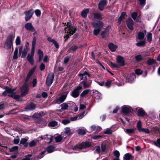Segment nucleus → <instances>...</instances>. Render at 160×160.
Here are the masks:
<instances>
[{
    "label": "nucleus",
    "mask_w": 160,
    "mask_h": 160,
    "mask_svg": "<svg viewBox=\"0 0 160 160\" xmlns=\"http://www.w3.org/2000/svg\"><path fill=\"white\" fill-rule=\"evenodd\" d=\"M147 41L148 42H151L152 40V34L150 32H148L146 36Z\"/></svg>",
    "instance_id": "nucleus-41"
},
{
    "label": "nucleus",
    "mask_w": 160,
    "mask_h": 160,
    "mask_svg": "<svg viewBox=\"0 0 160 160\" xmlns=\"http://www.w3.org/2000/svg\"><path fill=\"white\" fill-rule=\"evenodd\" d=\"M36 143V142H35V141L34 140H33L29 143V146L30 147H32L34 146L35 145Z\"/></svg>",
    "instance_id": "nucleus-62"
},
{
    "label": "nucleus",
    "mask_w": 160,
    "mask_h": 160,
    "mask_svg": "<svg viewBox=\"0 0 160 160\" xmlns=\"http://www.w3.org/2000/svg\"><path fill=\"white\" fill-rule=\"evenodd\" d=\"M138 13L136 12H134L132 13L131 15L132 18L136 22L139 21L140 18L139 17H137Z\"/></svg>",
    "instance_id": "nucleus-24"
},
{
    "label": "nucleus",
    "mask_w": 160,
    "mask_h": 160,
    "mask_svg": "<svg viewBox=\"0 0 160 160\" xmlns=\"http://www.w3.org/2000/svg\"><path fill=\"white\" fill-rule=\"evenodd\" d=\"M36 108V105L33 103H31L28 105L25 108L27 111H32L34 110Z\"/></svg>",
    "instance_id": "nucleus-22"
},
{
    "label": "nucleus",
    "mask_w": 160,
    "mask_h": 160,
    "mask_svg": "<svg viewBox=\"0 0 160 160\" xmlns=\"http://www.w3.org/2000/svg\"><path fill=\"white\" fill-rule=\"evenodd\" d=\"M109 65L112 68H118L119 66L118 65L116 64L113 63L112 62H110L109 64Z\"/></svg>",
    "instance_id": "nucleus-49"
},
{
    "label": "nucleus",
    "mask_w": 160,
    "mask_h": 160,
    "mask_svg": "<svg viewBox=\"0 0 160 160\" xmlns=\"http://www.w3.org/2000/svg\"><path fill=\"white\" fill-rule=\"evenodd\" d=\"M69 104V105H72V107L74 112H76L78 111V107L76 105V104L74 102L70 101Z\"/></svg>",
    "instance_id": "nucleus-30"
},
{
    "label": "nucleus",
    "mask_w": 160,
    "mask_h": 160,
    "mask_svg": "<svg viewBox=\"0 0 160 160\" xmlns=\"http://www.w3.org/2000/svg\"><path fill=\"white\" fill-rule=\"evenodd\" d=\"M135 129L134 128H127L124 129V131L129 135L134 133Z\"/></svg>",
    "instance_id": "nucleus-26"
},
{
    "label": "nucleus",
    "mask_w": 160,
    "mask_h": 160,
    "mask_svg": "<svg viewBox=\"0 0 160 160\" xmlns=\"http://www.w3.org/2000/svg\"><path fill=\"white\" fill-rule=\"evenodd\" d=\"M112 131L110 128H107L104 132V133L105 134H110L112 133Z\"/></svg>",
    "instance_id": "nucleus-58"
},
{
    "label": "nucleus",
    "mask_w": 160,
    "mask_h": 160,
    "mask_svg": "<svg viewBox=\"0 0 160 160\" xmlns=\"http://www.w3.org/2000/svg\"><path fill=\"white\" fill-rule=\"evenodd\" d=\"M48 125L49 127L53 128H57L59 126V125L55 121H52L48 123Z\"/></svg>",
    "instance_id": "nucleus-23"
},
{
    "label": "nucleus",
    "mask_w": 160,
    "mask_h": 160,
    "mask_svg": "<svg viewBox=\"0 0 160 160\" xmlns=\"http://www.w3.org/2000/svg\"><path fill=\"white\" fill-rule=\"evenodd\" d=\"M145 44V41H143L139 42L136 43L137 46L141 47L144 46Z\"/></svg>",
    "instance_id": "nucleus-52"
},
{
    "label": "nucleus",
    "mask_w": 160,
    "mask_h": 160,
    "mask_svg": "<svg viewBox=\"0 0 160 160\" xmlns=\"http://www.w3.org/2000/svg\"><path fill=\"white\" fill-rule=\"evenodd\" d=\"M27 50L25 49L22 52L21 49H20L19 50V54H22L21 57L24 58L26 57L27 53Z\"/></svg>",
    "instance_id": "nucleus-37"
},
{
    "label": "nucleus",
    "mask_w": 160,
    "mask_h": 160,
    "mask_svg": "<svg viewBox=\"0 0 160 160\" xmlns=\"http://www.w3.org/2000/svg\"><path fill=\"white\" fill-rule=\"evenodd\" d=\"M16 44L17 45H19L21 43V40L19 36L17 37L16 41Z\"/></svg>",
    "instance_id": "nucleus-51"
},
{
    "label": "nucleus",
    "mask_w": 160,
    "mask_h": 160,
    "mask_svg": "<svg viewBox=\"0 0 160 160\" xmlns=\"http://www.w3.org/2000/svg\"><path fill=\"white\" fill-rule=\"evenodd\" d=\"M136 110L138 113V115L140 117H143L145 114L143 109L141 108L138 107L136 108Z\"/></svg>",
    "instance_id": "nucleus-21"
},
{
    "label": "nucleus",
    "mask_w": 160,
    "mask_h": 160,
    "mask_svg": "<svg viewBox=\"0 0 160 160\" xmlns=\"http://www.w3.org/2000/svg\"><path fill=\"white\" fill-rule=\"evenodd\" d=\"M28 141V139L26 138H22L20 141V144L22 145H24L25 147H27L28 144L26 142Z\"/></svg>",
    "instance_id": "nucleus-38"
},
{
    "label": "nucleus",
    "mask_w": 160,
    "mask_h": 160,
    "mask_svg": "<svg viewBox=\"0 0 160 160\" xmlns=\"http://www.w3.org/2000/svg\"><path fill=\"white\" fill-rule=\"evenodd\" d=\"M144 34L143 32H139L138 34V38L139 40L142 39L144 38Z\"/></svg>",
    "instance_id": "nucleus-43"
},
{
    "label": "nucleus",
    "mask_w": 160,
    "mask_h": 160,
    "mask_svg": "<svg viewBox=\"0 0 160 160\" xmlns=\"http://www.w3.org/2000/svg\"><path fill=\"white\" fill-rule=\"evenodd\" d=\"M113 153L114 155L117 157V158H118L120 156V153L119 151L115 150L114 151Z\"/></svg>",
    "instance_id": "nucleus-59"
},
{
    "label": "nucleus",
    "mask_w": 160,
    "mask_h": 160,
    "mask_svg": "<svg viewBox=\"0 0 160 160\" xmlns=\"http://www.w3.org/2000/svg\"><path fill=\"white\" fill-rule=\"evenodd\" d=\"M67 94L68 93H66L61 95L59 98H57L54 100L53 101L52 103L53 104H60L64 102L66 99L67 95Z\"/></svg>",
    "instance_id": "nucleus-10"
},
{
    "label": "nucleus",
    "mask_w": 160,
    "mask_h": 160,
    "mask_svg": "<svg viewBox=\"0 0 160 160\" xmlns=\"http://www.w3.org/2000/svg\"><path fill=\"white\" fill-rule=\"evenodd\" d=\"M18 149V147L17 146L13 147L10 149V151L11 152L17 151Z\"/></svg>",
    "instance_id": "nucleus-53"
},
{
    "label": "nucleus",
    "mask_w": 160,
    "mask_h": 160,
    "mask_svg": "<svg viewBox=\"0 0 160 160\" xmlns=\"http://www.w3.org/2000/svg\"><path fill=\"white\" fill-rule=\"evenodd\" d=\"M55 140L56 142H61L63 139L61 135H57L54 136Z\"/></svg>",
    "instance_id": "nucleus-29"
},
{
    "label": "nucleus",
    "mask_w": 160,
    "mask_h": 160,
    "mask_svg": "<svg viewBox=\"0 0 160 160\" xmlns=\"http://www.w3.org/2000/svg\"><path fill=\"white\" fill-rule=\"evenodd\" d=\"M78 132L79 134L84 135L86 133V129L83 127H81L78 129Z\"/></svg>",
    "instance_id": "nucleus-28"
},
{
    "label": "nucleus",
    "mask_w": 160,
    "mask_h": 160,
    "mask_svg": "<svg viewBox=\"0 0 160 160\" xmlns=\"http://www.w3.org/2000/svg\"><path fill=\"white\" fill-rule=\"evenodd\" d=\"M108 47L112 52H114L117 48L118 46L112 43H110L108 45Z\"/></svg>",
    "instance_id": "nucleus-27"
},
{
    "label": "nucleus",
    "mask_w": 160,
    "mask_h": 160,
    "mask_svg": "<svg viewBox=\"0 0 160 160\" xmlns=\"http://www.w3.org/2000/svg\"><path fill=\"white\" fill-rule=\"evenodd\" d=\"M86 75L90 77V75L86 71L83 73H79L78 74L81 78L80 80H82L80 82V84L83 86L84 88H89L92 83L91 80L87 79Z\"/></svg>",
    "instance_id": "nucleus-1"
},
{
    "label": "nucleus",
    "mask_w": 160,
    "mask_h": 160,
    "mask_svg": "<svg viewBox=\"0 0 160 160\" xmlns=\"http://www.w3.org/2000/svg\"><path fill=\"white\" fill-rule=\"evenodd\" d=\"M142 127V125L141 123V122L140 120H139L138 121L137 126V128L138 130L139 131V132H141V130L142 128H141Z\"/></svg>",
    "instance_id": "nucleus-45"
},
{
    "label": "nucleus",
    "mask_w": 160,
    "mask_h": 160,
    "mask_svg": "<svg viewBox=\"0 0 160 160\" xmlns=\"http://www.w3.org/2000/svg\"><path fill=\"white\" fill-rule=\"evenodd\" d=\"M63 132H65V134H68L69 136L72 135L73 133L72 130L70 129V128L69 127L66 128L64 129V130Z\"/></svg>",
    "instance_id": "nucleus-25"
},
{
    "label": "nucleus",
    "mask_w": 160,
    "mask_h": 160,
    "mask_svg": "<svg viewBox=\"0 0 160 160\" xmlns=\"http://www.w3.org/2000/svg\"><path fill=\"white\" fill-rule=\"evenodd\" d=\"M156 62L155 60L149 58L147 60L146 63L148 65H151L155 64Z\"/></svg>",
    "instance_id": "nucleus-34"
},
{
    "label": "nucleus",
    "mask_w": 160,
    "mask_h": 160,
    "mask_svg": "<svg viewBox=\"0 0 160 160\" xmlns=\"http://www.w3.org/2000/svg\"><path fill=\"white\" fill-rule=\"evenodd\" d=\"M91 24L93 28L100 30L102 29L104 26L103 22L100 21H98L96 22H92Z\"/></svg>",
    "instance_id": "nucleus-12"
},
{
    "label": "nucleus",
    "mask_w": 160,
    "mask_h": 160,
    "mask_svg": "<svg viewBox=\"0 0 160 160\" xmlns=\"http://www.w3.org/2000/svg\"><path fill=\"white\" fill-rule=\"evenodd\" d=\"M61 135L63 139H68L69 138L70 136L66 134H65L64 132H62Z\"/></svg>",
    "instance_id": "nucleus-46"
},
{
    "label": "nucleus",
    "mask_w": 160,
    "mask_h": 160,
    "mask_svg": "<svg viewBox=\"0 0 160 160\" xmlns=\"http://www.w3.org/2000/svg\"><path fill=\"white\" fill-rule=\"evenodd\" d=\"M122 112L125 114H127L132 111V108L129 106L124 105L122 107Z\"/></svg>",
    "instance_id": "nucleus-13"
},
{
    "label": "nucleus",
    "mask_w": 160,
    "mask_h": 160,
    "mask_svg": "<svg viewBox=\"0 0 160 160\" xmlns=\"http://www.w3.org/2000/svg\"><path fill=\"white\" fill-rule=\"evenodd\" d=\"M91 128L92 130L95 131L96 132H98L100 131L102 128L100 126H96L94 125L91 126Z\"/></svg>",
    "instance_id": "nucleus-31"
},
{
    "label": "nucleus",
    "mask_w": 160,
    "mask_h": 160,
    "mask_svg": "<svg viewBox=\"0 0 160 160\" xmlns=\"http://www.w3.org/2000/svg\"><path fill=\"white\" fill-rule=\"evenodd\" d=\"M117 61L119 66H122L125 65L123 58L120 56H118L117 57Z\"/></svg>",
    "instance_id": "nucleus-17"
},
{
    "label": "nucleus",
    "mask_w": 160,
    "mask_h": 160,
    "mask_svg": "<svg viewBox=\"0 0 160 160\" xmlns=\"http://www.w3.org/2000/svg\"><path fill=\"white\" fill-rule=\"evenodd\" d=\"M90 145V143L88 142H83L80 145H76L74 146H72V148L73 150H79L89 147Z\"/></svg>",
    "instance_id": "nucleus-7"
},
{
    "label": "nucleus",
    "mask_w": 160,
    "mask_h": 160,
    "mask_svg": "<svg viewBox=\"0 0 160 160\" xmlns=\"http://www.w3.org/2000/svg\"><path fill=\"white\" fill-rule=\"evenodd\" d=\"M36 66H35L33 68H32L29 71V73H28V74L32 76L34 71H35L36 69Z\"/></svg>",
    "instance_id": "nucleus-47"
},
{
    "label": "nucleus",
    "mask_w": 160,
    "mask_h": 160,
    "mask_svg": "<svg viewBox=\"0 0 160 160\" xmlns=\"http://www.w3.org/2000/svg\"><path fill=\"white\" fill-rule=\"evenodd\" d=\"M45 68V65L43 63H42L40 67V69L41 71H43V70Z\"/></svg>",
    "instance_id": "nucleus-64"
},
{
    "label": "nucleus",
    "mask_w": 160,
    "mask_h": 160,
    "mask_svg": "<svg viewBox=\"0 0 160 160\" xmlns=\"http://www.w3.org/2000/svg\"><path fill=\"white\" fill-rule=\"evenodd\" d=\"M38 138H41V139H44L45 141L48 143L51 142L52 140V137L48 135H46L43 136H42Z\"/></svg>",
    "instance_id": "nucleus-16"
},
{
    "label": "nucleus",
    "mask_w": 160,
    "mask_h": 160,
    "mask_svg": "<svg viewBox=\"0 0 160 160\" xmlns=\"http://www.w3.org/2000/svg\"><path fill=\"white\" fill-rule=\"evenodd\" d=\"M34 56L30 55L29 53L27 56V59L31 65H33L34 63V60L33 59V57Z\"/></svg>",
    "instance_id": "nucleus-32"
},
{
    "label": "nucleus",
    "mask_w": 160,
    "mask_h": 160,
    "mask_svg": "<svg viewBox=\"0 0 160 160\" xmlns=\"http://www.w3.org/2000/svg\"><path fill=\"white\" fill-rule=\"evenodd\" d=\"M4 89L5 90L2 93V95H8L9 97L13 98L15 99H18L20 98V96L19 95H16L14 92L16 89H12L7 87H5Z\"/></svg>",
    "instance_id": "nucleus-2"
},
{
    "label": "nucleus",
    "mask_w": 160,
    "mask_h": 160,
    "mask_svg": "<svg viewBox=\"0 0 160 160\" xmlns=\"http://www.w3.org/2000/svg\"><path fill=\"white\" fill-rule=\"evenodd\" d=\"M70 102H69L67 103H64L60 105L61 108L62 109L66 110L69 107V103Z\"/></svg>",
    "instance_id": "nucleus-35"
},
{
    "label": "nucleus",
    "mask_w": 160,
    "mask_h": 160,
    "mask_svg": "<svg viewBox=\"0 0 160 160\" xmlns=\"http://www.w3.org/2000/svg\"><path fill=\"white\" fill-rule=\"evenodd\" d=\"M18 49L17 48H16L14 51V55L13 56V58L14 59H17L18 58Z\"/></svg>",
    "instance_id": "nucleus-48"
},
{
    "label": "nucleus",
    "mask_w": 160,
    "mask_h": 160,
    "mask_svg": "<svg viewBox=\"0 0 160 160\" xmlns=\"http://www.w3.org/2000/svg\"><path fill=\"white\" fill-rule=\"evenodd\" d=\"M107 4L106 0H102L98 4V9L100 11H103L104 9L105 6Z\"/></svg>",
    "instance_id": "nucleus-19"
},
{
    "label": "nucleus",
    "mask_w": 160,
    "mask_h": 160,
    "mask_svg": "<svg viewBox=\"0 0 160 160\" xmlns=\"http://www.w3.org/2000/svg\"><path fill=\"white\" fill-rule=\"evenodd\" d=\"M90 91V90L89 89H86L84 90L81 94L80 96L81 97H84L89 93Z\"/></svg>",
    "instance_id": "nucleus-39"
},
{
    "label": "nucleus",
    "mask_w": 160,
    "mask_h": 160,
    "mask_svg": "<svg viewBox=\"0 0 160 160\" xmlns=\"http://www.w3.org/2000/svg\"><path fill=\"white\" fill-rule=\"evenodd\" d=\"M95 98L96 99L98 100L101 99L102 97L101 94L99 92H97L95 96Z\"/></svg>",
    "instance_id": "nucleus-55"
},
{
    "label": "nucleus",
    "mask_w": 160,
    "mask_h": 160,
    "mask_svg": "<svg viewBox=\"0 0 160 160\" xmlns=\"http://www.w3.org/2000/svg\"><path fill=\"white\" fill-rule=\"evenodd\" d=\"M124 78L126 80V82L130 83L133 82L135 80V76L134 73L128 75H123Z\"/></svg>",
    "instance_id": "nucleus-8"
},
{
    "label": "nucleus",
    "mask_w": 160,
    "mask_h": 160,
    "mask_svg": "<svg viewBox=\"0 0 160 160\" xmlns=\"http://www.w3.org/2000/svg\"><path fill=\"white\" fill-rule=\"evenodd\" d=\"M102 14L99 12L91 13L88 16V18L92 20H93L95 19L99 20H102Z\"/></svg>",
    "instance_id": "nucleus-9"
},
{
    "label": "nucleus",
    "mask_w": 160,
    "mask_h": 160,
    "mask_svg": "<svg viewBox=\"0 0 160 160\" xmlns=\"http://www.w3.org/2000/svg\"><path fill=\"white\" fill-rule=\"evenodd\" d=\"M135 58L137 61H139L143 59V57L141 55L139 54L136 56Z\"/></svg>",
    "instance_id": "nucleus-50"
},
{
    "label": "nucleus",
    "mask_w": 160,
    "mask_h": 160,
    "mask_svg": "<svg viewBox=\"0 0 160 160\" xmlns=\"http://www.w3.org/2000/svg\"><path fill=\"white\" fill-rule=\"evenodd\" d=\"M31 76L28 74L25 80V82L22 86L21 88L22 96H25L28 93V85L27 84V82L28 81L30 78L31 77Z\"/></svg>",
    "instance_id": "nucleus-3"
},
{
    "label": "nucleus",
    "mask_w": 160,
    "mask_h": 160,
    "mask_svg": "<svg viewBox=\"0 0 160 160\" xmlns=\"http://www.w3.org/2000/svg\"><path fill=\"white\" fill-rule=\"evenodd\" d=\"M139 1V4L141 7H143L145 4L146 0H138Z\"/></svg>",
    "instance_id": "nucleus-57"
},
{
    "label": "nucleus",
    "mask_w": 160,
    "mask_h": 160,
    "mask_svg": "<svg viewBox=\"0 0 160 160\" xmlns=\"http://www.w3.org/2000/svg\"><path fill=\"white\" fill-rule=\"evenodd\" d=\"M54 78V75L52 74H49L46 80V84L48 86H50L52 83Z\"/></svg>",
    "instance_id": "nucleus-15"
},
{
    "label": "nucleus",
    "mask_w": 160,
    "mask_h": 160,
    "mask_svg": "<svg viewBox=\"0 0 160 160\" xmlns=\"http://www.w3.org/2000/svg\"><path fill=\"white\" fill-rule=\"evenodd\" d=\"M89 9L88 8L82 10L81 12V15L83 18L86 17L88 13Z\"/></svg>",
    "instance_id": "nucleus-36"
},
{
    "label": "nucleus",
    "mask_w": 160,
    "mask_h": 160,
    "mask_svg": "<svg viewBox=\"0 0 160 160\" xmlns=\"http://www.w3.org/2000/svg\"><path fill=\"white\" fill-rule=\"evenodd\" d=\"M70 121L68 119H64L62 121V123L64 125H66L69 123Z\"/></svg>",
    "instance_id": "nucleus-56"
},
{
    "label": "nucleus",
    "mask_w": 160,
    "mask_h": 160,
    "mask_svg": "<svg viewBox=\"0 0 160 160\" xmlns=\"http://www.w3.org/2000/svg\"><path fill=\"white\" fill-rule=\"evenodd\" d=\"M65 32L67 33L65 37L67 38H69V36L72 35L75 32L76 29L70 25V23L68 22L67 25V27L65 28Z\"/></svg>",
    "instance_id": "nucleus-5"
},
{
    "label": "nucleus",
    "mask_w": 160,
    "mask_h": 160,
    "mask_svg": "<svg viewBox=\"0 0 160 160\" xmlns=\"http://www.w3.org/2000/svg\"><path fill=\"white\" fill-rule=\"evenodd\" d=\"M113 80H108L104 84L105 86L108 88H109L111 86V83L113 81Z\"/></svg>",
    "instance_id": "nucleus-40"
},
{
    "label": "nucleus",
    "mask_w": 160,
    "mask_h": 160,
    "mask_svg": "<svg viewBox=\"0 0 160 160\" xmlns=\"http://www.w3.org/2000/svg\"><path fill=\"white\" fill-rule=\"evenodd\" d=\"M132 155L130 153H127L125 154L124 156V159L125 160H130L131 157Z\"/></svg>",
    "instance_id": "nucleus-42"
},
{
    "label": "nucleus",
    "mask_w": 160,
    "mask_h": 160,
    "mask_svg": "<svg viewBox=\"0 0 160 160\" xmlns=\"http://www.w3.org/2000/svg\"><path fill=\"white\" fill-rule=\"evenodd\" d=\"M35 14L37 16H39L41 15V11L40 10L37 9L35 11Z\"/></svg>",
    "instance_id": "nucleus-63"
},
{
    "label": "nucleus",
    "mask_w": 160,
    "mask_h": 160,
    "mask_svg": "<svg viewBox=\"0 0 160 160\" xmlns=\"http://www.w3.org/2000/svg\"><path fill=\"white\" fill-rule=\"evenodd\" d=\"M141 132H144L146 133H149L150 132V131L148 129L142 128L141 130Z\"/></svg>",
    "instance_id": "nucleus-61"
},
{
    "label": "nucleus",
    "mask_w": 160,
    "mask_h": 160,
    "mask_svg": "<svg viewBox=\"0 0 160 160\" xmlns=\"http://www.w3.org/2000/svg\"><path fill=\"white\" fill-rule=\"evenodd\" d=\"M153 143L156 146L160 148V139H158L156 141H153Z\"/></svg>",
    "instance_id": "nucleus-44"
},
{
    "label": "nucleus",
    "mask_w": 160,
    "mask_h": 160,
    "mask_svg": "<svg viewBox=\"0 0 160 160\" xmlns=\"http://www.w3.org/2000/svg\"><path fill=\"white\" fill-rule=\"evenodd\" d=\"M127 27L130 29L133 30V21L131 18H129L127 20Z\"/></svg>",
    "instance_id": "nucleus-20"
},
{
    "label": "nucleus",
    "mask_w": 160,
    "mask_h": 160,
    "mask_svg": "<svg viewBox=\"0 0 160 160\" xmlns=\"http://www.w3.org/2000/svg\"><path fill=\"white\" fill-rule=\"evenodd\" d=\"M78 48V47L76 45H74L72 46L70 48V52L71 51H75Z\"/></svg>",
    "instance_id": "nucleus-60"
},
{
    "label": "nucleus",
    "mask_w": 160,
    "mask_h": 160,
    "mask_svg": "<svg viewBox=\"0 0 160 160\" xmlns=\"http://www.w3.org/2000/svg\"><path fill=\"white\" fill-rule=\"evenodd\" d=\"M14 38L12 34H10L7 37L4 44V47L7 49H11Z\"/></svg>",
    "instance_id": "nucleus-6"
},
{
    "label": "nucleus",
    "mask_w": 160,
    "mask_h": 160,
    "mask_svg": "<svg viewBox=\"0 0 160 160\" xmlns=\"http://www.w3.org/2000/svg\"><path fill=\"white\" fill-rule=\"evenodd\" d=\"M34 56L30 55L29 53L27 56V59L31 65H33L34 63V60L33 59V57Z\"/></svg>",
    "instance_id": "nucleus-33"
},
{
    "label": "nucleus",
    "mask_w": 160,
    "mask_h": 160,
    "mask_svg": "<svg viewBox=\"0 0 160 160\" xmlns=\"http://www.w3.org/2000/svg\"><path fill=\"white\" fill-rule=\"evenodd\" d=\"M55 147L52 145L49 146L46 148L45 151L42 152L39 155L36 157L35 160H37L41 159L44 155V154L46 151H47L48 153H51L55 151Z\"/></svg>",
    "instance_id": "nucleus-4"
},
{
    "label": "nucleus",
    "mask_w": 160,
    "mask_h": 160,
    "mask_svg": "<svg viewBox=\"0 0 160 160\" xmlns=\"http://www.w3.org/2000/svg\"><path fill=\"white\" fill-rule=\"evenodd\" d=\"M82 89V87L80 85L73 90L71 93V95L74 98H77L79 95L80 91Z\"/></svg>",
    "instance_id": "nucleus-11"
},
{
    "label": "nucleus",
    "mask_w": 160,
    "mask_h": 160,
    "mask_svg": "<svg viewBox=\"0 0 160 160\" xmlns=\"http://www.w3.org/2000/svg\"><path fill=\"white\" fill-rule=\"evenodd\" d=\"M33 12L34 11L32 9L26 11L24 12L26 15L25 19L26 21H28L30 19L33 14Z\"/></svg>",
    "instance_id": "nucleus-14"
},
{
    "label": "nucleus",
    "mask_w": 160,
    "mask_h": 160,
    "mask_svg": "<svg viewBox=\"0 0 160 160\" xmlns=\"http://www.w3.org/2000/svg\"><path fill=\"white\" fill-rule=\"evenodd\" d=\"M25 27L27 30L32 32L35 31V29L31 23H27L25 25Z\"/></svg>",
    "instance_id": "nucleus-18"
},
{
    "label": "nucleus",
    "mask_w": 160,
    "mask_h": 160,
    "mask_svg": "<svg viewBox=\"0 0 160 160\" xmlns=\"http://www.w3.org/2000/svg\"><path fill=\"white\" fill-rule=\"evenodd\" d=\"M100 29L95 28L93 30V34L95 35H97L100 32L101 30Z\"/></svg>",
    "instance_id": "nucleus-54"
}]
</instances>
